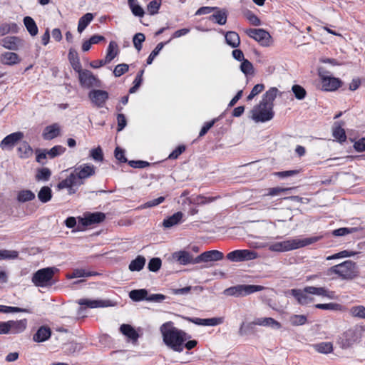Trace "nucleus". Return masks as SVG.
Segmentation results:
<instances>
[{"label": "nucleus", "mask_w": 365, "mask_h": 365, "mask_svg": "<svg viewBox=\"0 0 365 365\" xmlns=\"http://www.w3.org/2000/svg\"><path fill=\"white\" fill-rule=\"evenodd\" d=\"M38 198L43 203L50 201L52 198L51 189L48 186L42 187L38 193Z\"/></svg>", "instance_id": "ea45409f"}, {"label": "nucleus", "mask_w": 365, "mask_h": 365, "mask_svg": "<svg viewBox=\"0 0 365 365\" xmlns=\"http://www.w3.org/2000/svg\"><path fill=\"white\" fill-rule=\"evenodd\" d=\"M0 312L1 313H10V312H29L28 309L20 308L17 307H10L6 305H0Z\"/></svg>", "instance_id": "680f3d73"}, {"label": "nucleus", "mask_w": 365, "mask_h": 365, "mask_svg": "<svg viewBox=\"0 0 365 365\" xmlns=\"http://www.w3.org/2000/svg\"><path fill=\"white\" fill-rule=\"evenodd\" d=\"M257 257V253L250 250H235L229 252L226 258L233 262H240L255 259Z\"/></svg>", "instance_id": "1a4fd4ad"}, {"label": "nucleus", "mask_w": 365, "mask_h": 365, "mask_svg": "<svg viewBox=\"0 0 365 365\" xmlns=\"http://www.w3.org/2000/svg\"><path fill=\"white\" fill-rule=\"evenodd\" d=\"M289 293L302 305L307 304L313 301V298L310 297L309 294L305 291V287L303 289H292Z\"/></svg>", "instance_id": "a211bd4d"}, {"label": "nucleus", "mask_w": 365, "mask_h": 365, "mask_svg": "<svg viewBox=\"0 0 365 365\" xmlns=\"http://www.w3.org/2000/svg\"><path fill=\"white\" fill-rule=\"evenodd\" d=\"M118 55V45L115 41H110L107 48V53L105 58L106 61L110 63Z\"/></svg>", "instance_id": "79ce46f5"}, {"label": "nucleus", "mask_w": 365, "mask_h": 365, "mask_svg": "<svg viewBox=\"0 0 365 365\" xmlns=\"http://www.w3.org/2000/svg\"><path fill=\"white\" fill-rule=\"evenodd\" d=\"M168 42H165V43H163V42H160L159 43L156 47L154 48V50L150 53V54L149 55V56L147 58V64L148 65H150L153 63V60L155 59V58L158 55L159 52L163 49V48L164 47V46Z\"/></svg>", "instance_id": "13d9d810"}, {"label": "nucleus", "mask_w": 365, "mask_h": 365, "mask_svg": "<svg viewBox=\"0 0 365 365\" xmlns=\"http://www.w3.org/2000/svg\"><path fill=\"white\" fill-rule=\"evenodd\" d=\"M96 167L89 163H83L78 166H76L72 172L74 175L75 178L77 182H78V185L84 184V180L88 179L96 174Z\"/></svg>", "instance_id": "6e6552de"}, {"label": "nucleus", "mask_w": 365, "mask_h": 365, "mask_svg": "<svg viewBox=\"0 0 365 365\" xmlns=\"http://www.w3.org/2000/svg\"><path fill=\"white\" fill-rule=\"evenodd\" d=\"M344 125L343 121L336 122L332 128L333 137L340 143H343L346 140V135L345 130L342 128Z\"/></svg>", "instance_id": "5701e85b"}, {"label": "nucleus", "mask_w": 365, "mask_h": 365, "mask_svg": "<svg viewBox=\"0 0 365 365\" xmlns=\"http://www.w3.org/2000/svg\"><path fill=\"white\" fill-rule=\"evenodd\" d=\"M215 13L210 16V20L215 21L220 25H225L227 22V14L226 11L221 10L219 8L215 9Z\"/></svg>", "instance_id": "72a5a7b5"}, {"label": "nucleus", "mask_w": 365, "mask_h": 365, "mask_svg": "<svg viewBox=\"0 0 365 365\" xmlns=\"http://www.w3.org/2000/svg\"><path fill=\"white\" fill-rule=\"evenodd\" d=\"M245 34L262 46H269L271 43L272 37L269 33L263 29H248Z\"/></svg>", "instance_id": "9d476101"}, {"label": "nucleus", "mask_w": 365, "mask_h": 365, "mask_svg": "<svg viewBox=\"0 0 365 365\" xmlns=\"http://www.w3.org/2000/svg\"><path fill=\"white\" fill-rule=\"evenodd\" d=\"M35 152L36 162L42 165H44L45 162H43V160L46 159L48 156L47 150L36 149Z\"/></svg>", "instance_id": "774afa93"}, {"label": "nucleus", "mask_w": 365, "mask_h": 365, "mask_svg": "<svg viewBox=\"0 0 365 365\" xmlns=\"http://www.w3.org/2000/svg\"><path fill=\"white\" fill-rule=\"evenodd\" d=\"M106 219V215L101 212H86L83 217L78 218V229L81 226L83 227L99 224Z\"/></svg>", "instance_id": "9b49d317"}, {"label": "nucleus", "mask_w": 365, "mask_h": 365, "mask_svg": "<svg viewBox=\"0 0 365 365\" xmlns=\"http://www.w3.org/2000/svg\"><path fill=\"white\" fill-rule=\"evenodd\" d=\"M61 135V126L58 123L47 125L43 130L42 138L45 140H53Z\"/></svg>", "instance_id": "aec40b11"}, {"label": "nucleus", "mask_w": 365, "mask_h": 365, "mask_svg": "<svg viewBox=\"0 0 365 365\" xmlns=\"http://www.w3.org/2000/svg\"><path fill=\"white\" fill-rule=\"evenodd\" d=\"M51 175V171L48 168H39L36 171V180L38 181L43 180L47 181L49 180Z\"/></svg>", "instance_id": "de8ad7c7"}, {"label": "nucleus", "mask_w": 365, "mask_h": 365, "mask_svg": "<svg viewBox=\"0 0 365 365\" xmlns=\"http://www.w3.org/2000/svg\"><path fill=\"white\" fill-rule=\"evenodd\" d=\"M56 271L58 269L53 267L40 269L33 274L31 281L38 287L51 286L53 284L51 281Z\"/></svg>", "instance_id": "423d86ee"}, {"label": "nucleus", "mask_w": 365, "mask_h": 365, "mask_svg": "<svg viewBox=\"0 0 365 365\" xmlns=\"http://www.w3.org/2000/svg\"><path fill=\"white\" fill-rule=\"evenodd\" d=\"M96 273L93 272H86L83 269H76L73 271L71 274L68 275L67 277L72 279V278H78V277H91L96 275Z\"/></svg>", "instance_id": "8fccbe9b"}, {"label": "nucleus", "mask_w": 365, "mask_h": 365, "mask_svg": "<svg viewBox=\"0 0 365 365\" xmlns=\"http://www.w3.org/2000/svg\"><path fill=\"white\" fill-rule=\"evenodd\" d=\"M145 258L143 256L138 255L135 259L132 260L129 264L130 271H140L145 266Z\"/></svg>", "instance_id": "a19ab883"}, {"label": "nucleus", "mask_w": 365, "mask_h": 365, "mask_svg": "<svg viewBox=\"0 0 365 365\" xmlns=\"http://www.w3.org/2000/svg\"><path fill=\"white\" fill-rule=\"evenodd\" d=\"M24 135L22 132L18 131L6 135L0 143V148L2 150H12L16 144L21 140Z\"/></svg>", "instance_id": "4468645a"}, {"label": "nucleus", "mask_w": 365, "mask_h": 365, "mask_svg": "<svg viewBox=\"0 0 365 365\" xmlns=\"http://www.w3.org/2000/svg\"><path fill=\"white\" fill-rule=\"evenodd\" d=\"M240 69L246 76L252 74L254 73V68L252 63L247 59L242 61Z\"/></svg>", "instance_id": "bf43d9fd"}, {"label": "nucleus", "mask_w": 365, "mask_h": 365, "mask_svg": "<svg viewBox=\"0 0 365 365\" xmlns=\"http://www.w3.org/2000/svg\"><path fill=\"white\" fill-rule=\"evenodd\" d=\"M144 68L140 70L138 73H137L134 81H133V86L129 89L130 93H135L138 88L140 86L142 82H143V76L144 74Z\"/></svg>", "instance_id": "09e8293b"}, {"label": "nucleus", "mask_w": 365, "mask_h": 365, "mask_svg": "<svg viewBox=\"0 0 365 365\" xmlns=\"http://www.w3.org/2000/svg\"><path fill=\"white\" fill-rule=\"evenodd\" d=\"M78 304L89 308L107 307L111 306L110 300H91L88 299H80Z\"/></svg>", "instance_id": "412c9836"}, {"label": "nucleus", "mask_w": 365, "mask_h": 365, "mask_svg": "<svg viewBox=\"0 0 365 365\" xmlns=\"http://www.w3.org/2000/svg\"><path fill=\"white\" fill-rule=\"evenodd\" d=\"M51 335V329L47 326L40 327L36 334L33 336V339L36 342H43L48 340Z\"/></svg>", "instance_id": "b1692460"}, {"label": "nucleus", "mask_w": 365, "mask_h": 365, "mask_svg": "<svg viewBox=\"0 0 365 365\" xmlns=\"http://www.w3.org/2000/svg\"><path fill=\"white\" fill-rule=\"evenodd\" d=\"M290 187H274L267 189V192L263 195L264 197L266 196H277L280 195L281 193H284L288 190H290Z\"/></svg>", "instance_id": "4d7b16f0"}, {"label": "nucleus", "mask_w": 365, "mask_h": 365, "mask_svg": "<svg viewBox=\"0 0 365 365\" xmlns=\"http://www.w3.org/2000/svg\"><path fill=\"white\" fill-rule=\"evenodd\" d=\"M90 156L96 161H103V153L101 147L93 148L90 151Z\"/></svg>", "instance_id": "69168bd1"}, {"label": "nucleus", "mask_w": 365, "mask_h": 365, "mask_svg": "<svg viewBox=\"0 0 365 365\" xmlns=\"http://www.w3.org/2000/svg\"><path fill=\"white\" fill-rule=\"evenodd\" d=\"M329 274H335L339 278L345 280H352L359 274L356 263L351 260H346L339 264L331 267Z\"/></svg>", "instance_id": "39448f33"}, {"label": "nucleus", "mask_w": 365, "mask_h": 365, "mask_svg": "<svg viewBox=\"0 0 365 365\" xmlns=\"http://www.w3.org/2000/svg\"><path fill=\"white\" fill-rule=\"evenodd\" d=\"M252 324L264 327H272L277 329H279L282 327L281 324L272 317L257 318L252 322Z\"/></svg>", "instance_id": "cd10ccee"}, {"label": "nucleus", "mask_w": 365, "mask_h": 365, "mask_svg": "<svg viewBox=\"0 0 365 365\" xmlns=\"http://www.w3.org/2000/svg\"><path fill=\"white\" fill-rule=\"evenodd\" d=\"M128 3L134 16L143 17L145 15V11L143 7L138 4V0H128Z\"/></svg>", "instance_id": "58836bf2"}, {"label": "nucleus", "mask_w": 365, "mask_h": 365, "mask_svg": "<svg viewBox=\"0 0 365 365\" xmlns=\"http://www.w3.org/2000/svg\"><path fill=\"white\" fill-rule=\"evenodd\" d=\"M162 262L160 258H152L148 263V268L151 272H157L161 267Z\"/></svg>", "instance_id": "0e129e2a"}, {"label": "nucleus", "mask_w": 365, "mask_h": 365, "mask_svg": "<svg viewBox=\"0 0 365 365\" xmlns=\"http://www.w3.org/2000/svg\"><path fill=\"white\" fill-rule=\"evenodd\" d=\"M0 45L6 49L17 51L23 45V40L18 36H6L0 40Z\"/></svg>", "instance_id": "f3484780"}, {"label": "nucleus", "mask_w": 365, "mask_h": 365, "mask_svg": "<svg viewBox=\"0 0 365 365\" xmlns=\"http://www.w3.org/2000/svg\"><path fill=\"white\" fill-rule=\"evenodd\" d=\"M322 238V236H314L304 239H289L271 244L269 246V250L277 252H288L314 244Z\"/></svg>", "instance_id": "7ed1b4c3"}, {"label": "nucleus", "mask_w": 365, "mask_h": 365, "mask_svg": "<svg viewBox=\"0 0 365 365\" xmlns=\"http://www.w3.org/2000/svg\"><path fill=\"white\" fill-rule=\"evenodd\" d=\"M35 198V194L29 190H22L18 192L17 200L20 202L31 201Z\"/></svg>", "instance_id": "37998d69"}, {"label": "nucleus", "mask_w": 365, "mask_h": 365, "mask_svg": "<svg viewBox=\"0 0 365 365\" xmlns=\"http://www.w3.org/2000/svg\"><path fill=\"white\" fill-rule=\"evenodd\" d=\"M18 154L19 158L26 159L30 158L33 154V148L26 141L21 143L20 145L17 148Z\"/></svg>", "instance_id": "473e14b6"}, {"label": "nucleus", "mask_w": 365, "mask_h": 365, "mask_svg": "<svg viewBox=\"0 0 365 365\" xmlns=\"http://www.w3.org/2000/svg\"><path fill=\"white\" fill-rule=\"evenodd\" d=\"M24 24L28 32L31 36H35L37 35L38 29L35 21L31 17H24Z\"/></svg>", "instance_id": "c9c22d12"}, {"label": "nucleus", "mask_w": 365, "mask_h": 365, "mask_svg": "<svg viewBox=\"0 0 365 365\" xmlns=\"http://www.w3.org/2000/svg\"><path fill=\"white\" fill-rule=\"evenodd\" d=\"M76 73L78 74L79 83L82 87L89 88L97 86L98 79L91 71L81 68Z\"/></svg>", "instance_id": "f8f14e48"}, {"label": "nucleus", "mask_w": 365, "mask_h": 365, "mask_svg": "<svg viewBox=\"0 0 365 365\" xmlns=\"http://www.w3.org/2000/svg\"><path fill=\"white\" fill-rule=\"evenodd\" d=\"M68 61L73 69L77 72L82 68V66L77 51L74 48H70L68 54Z\"/></svg>", "instance_id": "c756f323"}, {"label": "nucleus", "mask_w": 365, "mask_h": 365, "mask_svg": "<svg viewBox=\"0 0 365 365\" xmlns=\"http://www.w3.org/2000/svg\"><path fill=\"white\" fill-rule=\"evenodd\" d=\"M10 333L13 334H17L22 333L27 327V319H23L21 320H10Z\"/></svg>", "instance_id": "bb28decb"}, {"label": "nucleus", "mask_w": 365, "mask_h": 365, "mask_svg": "<svg viewBox=\"0 0 365 365\" xmlns=\"http://www.w3.org/2000/svg\"><path fill=\"white\" fill-rule=\"evenodd\" d=\"M74 175L71 173L66 179L62 180L57 185L58 190L68 189V193L73 195L76 193L75 186H79Z\"/></svg>", "instance_id": "dca6fc26"}, {"label": "nucleus", "mask_w": 365, "mask_h": 365, "mask_svg": "<svg viewBox=\"0 0 365 365\" xmlns=\"http://www.w3.org/2000/svg\"><path fill=\"white\" fill-rule=\"evenodd\" d=\"M160 331L164 343L175 351H182L184 343L191 337L184 331L175 327L171 321L163 324Z\"/></svg>", "instance_id": "f03ea898"}, {"label": "nucleus", "mask_w": 365, "mask_h": 365, "mask_svg": "<svg viewBox=\"0 0 365 365\" xmlns=\"http://www.w3.org/2000/svg\"><path fill=\"white\" fill-rule=\"evenodd\" d=\"M145 36L143 33H137L133 38L134 47L138 51L142 49V43L145 41Z\"/></svg>", "instance_id": "5fc2aeb1"}, {"label": "nucleus", "mask_w": 365, "mask_h": 365, "mask_svg": "<svg viewBox=\"0 0 365 365\" xmlns=\"http://www.w3.org/2000/svg\"><path fill=\"white\" fill-rule=\"evenodd\" d=\"M264 89V85L262 83H259L255 85L252 89L250 93L247 97V101H250L252 100L256 96L262 93Z\"/></svg>", "instance_id": "e2e57ef3"}, {"label": "nucleus", "mask_w": 365, "mask_h": 365, "mask_svg": "<svg viewBox=\"0 0 365 365\" xmlns=\"http://www.w3.org/2000/svg\"><path fill=\"white\" fill-rule=\"evenodd\" d=\"M173 257L176 259L180 264L185 265L188 264H197L195 262V258L192 255L187 251H179L173 254Z\"/></svg>", "instance_id": "a878e982"}, {"label": "nucleus", "mask_w": 365, "mask_h": 365, "mask_svg": "<svg viewBox=\"0 0 365 365\" xmlns=\"http://www.w3.org/2000/svg\"><path fill=\"white\" fill-rule=\"evenodd\" d=\"M313 349L318 353L328 354L333 351V343L330 341L319 342L312 344Z\"/></svg>", "instance_id": "2f4dec72"}, {"label": "nucleus", "mask_w": 365, "mask_h": 365, "mask_svg": "<svg viewBox=\"0 0 365 365\" xmlns=\"http://www.w3.org/2000/svg\"><path fill=\"white\" fill-rule=\"evenodd\" d=\"M224 258V254L218 250H213L201 253L195 258V262H208L220 261Z\"/></svg>", "instance_id": "2eb2a0df"}, {"label": "nucleus", "mask_w": 365, "mask_h": 365, "mask_svg": "<svg viewBox=\"0 0 365 365\" xmlns=\"http://www.w3.org/2000/svg\"><path fill=\"white\" fill-rule=\"evenodd\" d=\"M93 19V15L91 13H86L81 16L78 20V31L82 33L83 31L89 25V24Z\"/></svg>", "instance_id": "4c0bfd02"}, {"label": "nucleus", "mask_w": 365, "mask_h": 365, "mask_svg": "<svg viewBox=\"0 0 365 365\" xmlns=\"http://www.w3.org/2000/svg\"><path fill=\"white\" fill-rule=\"evenodd\" d=\"M161 5L160 0H153L147 6V11L150 15H155L158 13Z\"/></svg>", "instance_id": "864d4df0"}, {"label": "nucleus", "mask_w": 365, "mask_h": 365, "mask_svg": "<svg viewBox=\"0 0 365 365\" xmlns=\"http://www.w3.org/2000/svg\"><path fill=\"white\" fill-rule=\"evenodd\" d=\"M120 332L133 341H137L139 334L135 329L130 324H123L120 327Z\"/></svg>", "instance_id": "c85d7f7f"}, {"label": "nucleus", "mask_w": 365, "mask_h": 365, "mask_svg": "<svg viewBox=\"0 0 365 365\" xmlns=\"http://www.w3.org/2000/svg\"><path fill=\"white\" fill-rule=\"evenodd\" d=\"M182 217L183 214L182 212H177L173 215L164 219L163 226L165 228L172 227L179 224L181 222Z\"/></svg>", "instance_id": "7c9ffc66"}, {"label": "nucleus", "mask_w": 365, "mask_h": 365, "mask_svg": "<svg viewBox=\"0 0 365 365\" xmlns=\"http://www.w3.org/2000/svg\"><path fill=\"white\" fill-rule=\"evenodd\" d=\"M66 150V148L62 145H57L47 150L48 157L50 159L55 158L56 157L63 155Z\"/></svg>", "instance_id": "a18cd8bd"}, {"label": "nucleus", "mask_w": 365, "mask_h": 365, "mask_svg": "<svg viewBox=\"0 0 365 365\" xmlns=\"http://www.w3.org/2000/svg\"><path fill=\"white\" fill-rule=\"evenodd\" d=\"M341 81L334 77H324L322 78V87L326 91H333L341 87Z\"/></svg>", "instance_id": "4be33fe9"}, {"label": "nucleus", "mask_w": 365, "mask_h": 365, "mask_svg": "<svg viewBox=\"0 0 365 365\" xmlns=\"http://www.w3.org/2000/svg\"><path fill=\"white\" fill-rule=\"evenodd\" d=\"M289 322L292 326H300L307 323V318L305 315L294 314L290 317Z\"/></svg>", "instance_id": "3c124183"}, {"label": "nucleus", "mask_w": 365, "mask_h": 365, "mask_svg": "<svg viewBox=\"0 0 365 365\" xmlns=\"http://www.w3.org/2000/svg\"><path fill=\"white\" fill-rule=\"evenodd\" d=\"M244 16L252 25L256 26L261 25L260 19L252 11L247 10L244 13Z\"/></svg>", "instance_id": "052dcab7"}, {"label": "nucleus", "mask_w": 365, "mask_h": 365, "mask_svg": "<svg viewBox=\"0 0 365 365\" xmlns=\"http://www.w3.org/2000/svg\"><path fill=\"white\" fill-rule=\"evenodd\" d=\"M226 43L232 48H237L240 44V38L235 31H227L225 34Z\"/></svg>", "instance_id": "f704fd0d"}, {"label": "nucleus", "mask_w": 365, "mask_h": 365, "mask_svg": "<svg viewBox=\"0 0 365 365\" xmlns=\"http://www.w3.org/2000/svg\"><path fill=\"white\" fill-rule=\"evenodd\" d=\"M1 62L7 66H14L21 61L19 56L14 52H4L0 56Z\"/></svg>", "instance_id": "393cba45"}, {"label": "nucleus", "mask_w": 365, "mask_h": 365, "mask_svg": "<svg viewBox=\"0 0 365 365\" xmlns=\"http://www.w3.org/2000/svg\"><path fill=\"white\" fill-rule=\"evenodd\" d=\"M19 31V26L16 23L11 24H2L0 26V36H4L10 32L17 33Z\"/></svg>", "instance_id": "c03bdc74"}, {"label": "nucleus", "mask_w": 365, "mask_h": 365, "mask_svg": "<svg viewBox=\"0 0 365 365\" xmlns=\"http://www.w3.org/2000/svg\"><path fill=\"white\" fill-rule=\"evenodd\" d=\"M364 331V325L356 324L340 334L336 342L341 349H349L354 344L360 341Z\"/></svg>", "instance_id": "20e7f679"}, {"label": "nucleus", "mask_w": 365, "mask_h": 365, "mask_svg": "<svg viewBox=\"0 0 365 365\" xmlns=\"http://www.w3.org/2000/svg\"><path fill=\"white\" fill-rule=\"evenodd\" d=\"M292 91L294 93L295 98L298 100H302L307 96L306 90L300 85H294L292 88Z\"/></svg>", "instance_id": "6e6d98bb"}, {"label": "nucleus", "mask_w": 365, "mask_h": 365, "mask_svg": "<svg viewBox=\"0 0 365 365\" xmlns=\"http://www.w3.org/2000/svg\"><path fill=\"white\" fill-rule=\"evenodd\" d=\"M264 287L262 285L255 284H238L227 288L224 294L227 296H233L235 297H242L250 295L257 292L262 291Z\"/></svg>", "instance_id": "0eeeda50"}, {"label": "nucleus", "mask_w": 365, "mask_h": 365, "mask_svg": "<svg viewBox=\"0 0 365 365\" xmlns=\"http://www.w3.org/2000/svg\"><path fill=\"white\" fill-rule=\"evenodd\" d=\"M129 66L126 63H120L117 65L113 71L115 76L120 77L128 71Z\"/></svg>", "instance_id": "338daca9"}, {"label": "nucleus", "mask_w": 365, "mask_h": 365, "mask_svg": "<svg viewBox=\"0 0 365 365\" xmlns=\"http://www.w3.org/2000/svg\"><path fill=\"white\" fill-rule=\"evenodd\" d=\"M349 313L353 317L365 319V307L356 305L351 307Z\"/></svg>", "instance_id": "49530a36"}, {"label": "nucleus", "mask_w": 365, "mask_h": 365, "mask_svg": "<svg viewBox=\"0 0 365 365\" xmlns=\"http://www.w3.org/2000/svg\"><path fill=\"white\" fill-rule=\"evenodd\" d=\"M305 291L309 294L327 297L328 299H334L335 297V292L334 291H330L323 287H316L313 286H307L305 287Z\"/></svg>", "instance_id": "6ab92c4d"}, {"label": "nucleus", "mask_w": 365, "mask_h": 365, "mask_svg": "<svg viewBox=\"0 0 365 365\" xmlns=\"http://www.w3.org/2000/svg\"><path fill=\"white\" fill-rule=\"evenodd\" d=\"M278 89L275 87L270 88L262 96L259 103L255 106L252 113V118L255 122H267L272 120L274 115L273 110L274 101L277 98Z\"/></svg>", "instance_id": "f257e3e1"}, {"label": "nucleus", "mask_w": 365, "mask_h": 365, "mask_svg": "<svg viewBox=\"0 0 365 365\" xmlns=\"http://www.w3.org/2000/svg\"><path fill=\"white\" fill-rule=\"evenodd\" d=\"M88 98L93 106L103 108L109 98V94L103 90L93 89L88 93Z\"/></svg>", "instance_id": "ddd939ff"}, {"label": "nucleus", "mask_w": 365, "mask_h": 365, "mask_svg": "<svg viewBox=\"0 0 365 365\" xmlns=\"http://www.w3.org/2000/svg\"><path fill=\"white\" fill-rule=\"evenodd\" d=\"M358 231L357 227H341L333 230L332 235L334 236H344L348 234H351Z\"/></svg>", "instance_id": "603ef678"}, {"label": "nucleus", "mask_w": 365, "mask_h": 365, "mask_svg": "<svg viewBox=\"0 0 365 365\" xmlns=\"http://www.w3.org/2000/svg\"><path fill=\"white\" fill-rule=\"evenodd\" d=\"M129 297L134 302L146 300L148 298V291L145 289H134L130 292Z\"/></svg>", "instance_id": "e433bc0d"}]
</instances>
